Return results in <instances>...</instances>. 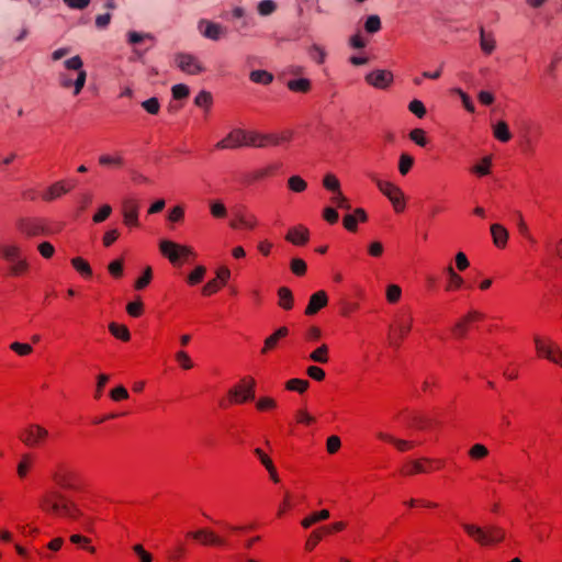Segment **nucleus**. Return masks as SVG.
Wrapping results in <instances>:
<instances>
[{
	"instance_id": "nucleus-63",
	"label": "nucleus",
	"mask_w": 562,
	"mask_h": 562,
	"mask_svg": "<svg viewBox=\"0 0 562 562\" xmlns=\"http://www.w3.org/2000/svg\"><path fill=\"white\" fill-rule=\"evenodd\" d=\"M145 38H153L150 33H138L136 31H130L127 33V41L130 44H138Z\"/></svg>"
},
{
	"instance_id": "nucleus-14",
	"label": "nucleus",
	"mask_w": 562,
	"mask_h": 562,
	"mask_svg": "<svg viewBox=\"0 0 562 562\" xmlns=\"http://www.w3.org/2000/svg\"><path fill=\"white\" fill-rule=\"evenodd\" d=\"M366 81L376 89H385L393 81V74L390 70L378 69L366 76Z\"/></svg>"
},
{
	"instance_id": "nucleus-2",
	"label": "nucleus",
	"mask_w": 562,
	"mask_h": 562,
	"mask_svg": "<svg viewBox=\"0 0 562 562\" xmlns=\"http://www.w3.org/2000/svg\"><path fill=\"white\" fill-rule=\"evenodd\" d=\"M464 531L480 546H493L505 539V530L498 526L492 525L480 527L474 524L463 522Z\"/></svg>"
},
{
	"instance_id": "nucleus-40",
	"label": "nucleus",
	"mask_w": 562,
	"mask_h": 562,
	"mask_svg": "<svg viewBox=\"0 0 562 562\" xmlns=\"http://www.w3.org/2000/svg\"><path fill=\"white\" fill-rule=\"evenodd\" d=\"M414 165V158L408 154H402L398 161V171L402 176L408 173Z\"/></svg>"
},
{
	"instance_id": "nucleus-21",
	"label": "nucleus",
	"mask_w": 562,
	"mask_h": 562,
	"mask_svg": "<svg viewBox=\"0 0 562 562\" xmlns=\"http://www.w3.org/2000/svg\"><path fill=\"white\" fill-rule=\"evenodd\" d=\"M289 330L286 327H280L272 335L266 338L265 346L261 350L262 353L276 348L278 341L288 335Z\"/></svg>"
},
{
	"instance_id": "nucleus-64",
	"label": "nucleus",
	"mask_w": 562,
	"mask_h": 562,
	"mask_svg": "<svg viewBox=\"0 0 562 562\" xmlns=\"http://www.w3.org/2000/svg\"><path fill=\"white\" fill-rule=\"evenodd\" d=\"M133 551L138 557L140 562H153V557L147 552L142 544H134Z\"/></svg>"
},
{
	"instance_id": "nucleus-47",
	"label": "nucleus",
	"mask_w": 562,
	"mask_h": 562,
	"mask_svg": "<svg viewBox=\"0 0 562 562\" xmlns=\"http://www.w3.org/2000/svg\"><path fill=\"white\" fill-rule=\"evenodd\" d=\"M487 454H488V450H487V448H486L484 445H481V443H475V445H474V446H472V447H471V449L469 450V456H470L472 459H475V460L483 459V458H485Z\"/></svg>"
},
{
	"instance_id": "nucleus-8",
	"label": "nucleus",
	"mask_w": 562,
	"mask_h": 562,
	"mask_svg": "<svg viewBox=\"0 0 562 562\" xmlns=\"http://www.w3.org/2000/svg\"><path fill=\"white\" fill-rule=\"evenodd\" d=\"M241 385L229 390L228 395L235 403H244L255 398L256 381L252 378H244Z\"/></svg>"
},
{
	"instance_id": "nucleus-24",
	"label": "nucleus",
	"mask_w": 562,
	"mask_h": 562,
	"mask_svg": "<svg viewBox=\"0 0 562 562\" xmlns=\"http://www.w3.org/2000/svg\"><path fill=\"white\" fill-rule=\"evenodd\" d=\"M329 516H330V514H329V512L327 509H322L319 512H315V513L311 514L310 516L305 517L301 521V525H302L303 528L307 529V528H310L311 526H313L316 522H319V521L328 519Z\"/></svg>"
},
{
	"instance_id": "nucleus-1",
	"label": "nucleus",
	"mask_w": 562,
	"mask_h": 562,
	"mask_svg": "<svg viewBox=\"0 0 562 562\" xmlns=\"http://www.w3.org/2000/svg\"><path fill=\"white\" fill-rule=\"evenodd\" d=\"M40 505L46 513L77 519L81 516L78 506L70 501L61 491L49 490L40 498Z\"/></svg>"
},
{
	"instance_id": "nucleus-9",
	"label": "nucleus",
	"mask_w": 562,
	"mask_h": 562,
	"mask_svg": "<svg viewBox=\"0 0 562 562\" xmlns=\"http://www.w3.org/2000/svg\"><path fill=\"white\" fill-rule=\"evenodd\" d=\"M48 437V431L36 424L26 427L20 435L21 441L27 447H37Z\"/></svg>"
},
{
	"instance_id": "nucleus-35",
	"label": "nucleus",
	"mask_w": 562,
	"mask_h": 562,
	"mask_svg": "<svg viewBox=\"0 0 562 562\" xmlns=\"http://www.w3.org/2000/svg\"><path fill=\"white\" fill-rule=\"evenodd\" d=\"M72 267L82 276L91 277L92 270L89 263L80 257H76L71 260Z\"/></svg>"
},
{
	"instance_id": "nucleus-3",
	"label": "nucleus",
	"mask_w": 562,
	"mask_h": 562,
	"mask_svg": "<svg viewBox=\"0 0 562 562\" xmlns=\"http://www.w3.org/2000/svg\"><path fill=\"white\" fill-rule=\"evenodd\" d=\"M370 179L376 184L379 190L391 201L396 212H402L405 207L404 193L400 187L392 182L381 180L375 173H368Z\"/></svg>"
},
{
	"instance_id": "nucleus-13",
	"label": "nucleus",
	"mask_w": 562,
	"mask_h": 562,
	"mask_svg": "<svg viewBox=\"0 0 562 562\" xmlns=\"http://www.w3.org/2000/svg\"><path fill=\"white\" fill-rule=\"evenodd\" d=\"M139 203L133 198H126L122 201V213L124 223L128 226H138Z\"/></svg>"
},
{
	"instance_id": "nucleus-56",
	"label": "nucleus",
	"mask_w": 562,
	"mask_h": 562,
	"mask_svg": "<svg viewBox=\"0 0 562 562\" xmlns=\"http://www.w3.org/2000/svg\"><path fill=\"white\" fill-rule=\"evenodd\" d=\"M408 110L417 117L422 119L426 114V108L419 100H413L408 104Z\"/></svg>"
},
{
	"instance_id": "nucleus-44",
	"label": "nucleus",
	"mask_w": 562,
	"mask_h": 562,
	"mask_svg": "<svg viewBox=\"0 0 562 562\" xmlns=\"http://www.w3.org/2000/svg\"><path fill=\"white\" fill-rule=\"evenodd\" d=\"M212 100V94L209 91L202 90L195 97L194 104L200 108H210Z\"/></svg>"
},
{
	"instance_id": "nucleus-25",
	"label": "nucleus",
	"mask_w": 562,
	"mask_h": 562,
	"mask_svg": "<svg viewBox=\"0 0 562 562\" xmlns=\"http://www.w3.org/2000/svg\"><path fill=\"white\" fill-rule=\"evenodd\" d=\"M493 134L502 143H506L512 138L508 125L505 121H499L493 126Z\"/></svg>"
},
{
	"instance_id": "nucleus-23",
	"label": "nucleus",
	"mask_w": 562,
	"mask_h": 562,
	"mask_svg": "<svg viewBox=\"0 0 562 562\" xmlns=\"http://www.w3.org/2000/svg\"><path fill=\"white\" fill-rule=\"evenodd\" d=\"M279 305L283 310H291L293 307L294 297L292 291L286 286H281L278 290Z\"/></svg>"
},
{
	"instance_id": "nucleus-60",
	"label": "nucleus",
	"mask_w": 562,
	"mask_h": 562,
	"mask_svg": "<svg viewBox=\"0 0 562 562\" xmlns=\"http://www.w3.org/2000/svg\"><path fill=\"white\" fill-rule=\"evenodd\" d=\"M322 533L321 530H314L307 538L305 542V549L308 551L314 550V548L318 544V542L322 540Z\"/></svg>"
},
{
	"instance_id": "nucleus-36",
	"label": "nucleus",
	"mask_w": 562,
	"mask_h": 562,
	"mask_svg": "<svg viewBox=\"0 0 562 562\" xmlns=\"http://www.w3.org/2000/svg\"><path fill=\"white\" fill-rule=\"evenodd\" d=\"M480 35H481L480 44H481L482 50L486 54H491L495 48L494 38L490 35H486L483 27H481V30H480Z\"/></svg>"
},
{
	"instance_id": "nucleus-20",
	"label": "nucleus",
	"mask_w": 562,
	"mask_h": 562,
	"mask_svg": "<svg viewBox=\"0 0 562 562\" xmlns=\"http://www.w3.org/2000/svg\"><path fill=\"white\" fill-rule=\"evenodd\" d=\"M491 234L493 237V243L498 248H504L508 240V232L501 224L491 225Z\"/></svg>"
},
{
	"instance_id": "nucleus-37",
	"label": "nucleus",
	"mask_w": 562,
	"mask_h": 562,
	"mask_svg": "<svg viewBox=\"0 0 562 562\" xmlns=\"http://www.w3.org/2000/svg\"><path fill=\"white\" fill-rule=\"evenodd\" d=\"M308 54H310L311 58H313L319 65L325 63V59L327 56L325 49L322 46H319L318 44H313L308 48Z\"/></svg>"
},
{
	"instance_id": "nucleus-28",
	"label": "nucleus",
	"mask_w": 562,
	"mask_h": 562,
	"mask_svg": "<svg viewBox=\"0 0 562 562\" xmlns=\"http://www.w3.org/2000/svg\"><path fill=\"white\" fill-rule=\"evenodd\" d=\"M109 330L111 331V334L114 337H116L123 341H127L131 338L130 330L125 325H119L116 323H111L109 325Z\"/></svg>"
},
{
	"instance_id": "nucleus-42",
	"label": "nucleus",
	"mask_w": 562,
	"mask_h": 562,
	"mask_svg": "<svg viewBox=\"0 0 562 562\" xmlns=\"http://www.w3.org/2000/svg\"><path fill=\"white\" fill-rule=\"evenodd\" d=\"M330 201L333 204H335L337 207L341 210L349 211L351 209L348 199L342 194L340 190L338 192H334V195L330 198Z\"/></svg>"
},
{
	"instance_id": "nucleus-38",
	"label": "nucleus",
	"mask_w": 562,
	"mask_h": 562,
	"mask_svg": "<svg viewBox=\"0 0 562 562\" xmlns=\"http://www.w3.org/2000/svg\"><path fill=\"white\" fill-rule=\"evenodd\" d=\"M210 212L215 218H224L227 215L226 206L218 200L210 202Z\"/></svg>"
},
{
	"instance_id": "nucleus-33",
	"label": "nucleus",
	"mask_w": 562,
	"mask_h": 562,
	"mask_svg": "<svg viewBox=\"0 0 562 562\" xmlns=\"http://www.w3.org/2000/svg\"><path fill=\"white\" fill-rule=\"evenodd\" d=\"M1 251H2L4 259L10 261L11 263L15 262L16 260L20 259L21 249L18 245L4 246V247H2Z\"/></svg>"
},
{
	"instance_id": "nucleus-58",
	"label": "nucleus",
	"mask_w": 562,
	"mask_h": 562,
	"mask_svg": "<svg viewBox=\"0 0 562 562\" xmlns=\"http://www.w3.org/2000/svg\"><path fill=\"white\" fill-rule=\"evenodd\" d=\"M409 138L417 144L418 146H426L427 139L425 137V132L420 128H415L409 133Z\"/></svg>"
},
{
	"instance_id": "nucleus-22",
	"label": "nucleus",
	"mask_w": 562,
	"mask_h": 562,
	"mask_svg": "<svg viewBox=\"0 0 562 562\" xmlns=\"http://www.w3.org/2000/svg\"><path fill=\"white\" fill-rule=\"evenodd\" d=\"M69 189L65 188L64 182L58 181L47 189V191L43 194V199L45 201H53L67 193Z\"/></svg>"
},
{
	"instance_id": "nucleus-4",
	"label": "nucleus",
	"mask_w": 562,
	"mask_h": 562,
	"mask_svg": "<svg viewBox=\"0 0 562 562\" xmlns=\"http://www.w3.org/2000/svg\"><path fill=\"white\" fill-rule=\"evenodd\" d=\"M52 480L61 490H77V473L68 464L58 463L50 472Z\"/></svg>"
},
{
	"instance_id": "nucleus-16",
	"label": "nucleus",
	"mask_w": 562,
	"mask_h": 562,
	"mask_svg": "<svg viewBox=\"0 0 562 562\" xmlns=\"http://www.w3.org/2000/svg\"><path fill=\"white\" fill-rule=\"evenodd\" d=\"M16 228L26 237H35L44 232L43 225L33 218H19L16 221Z\"/></svg>"
},
{
	"instance_id": "nucleus-51",
	"label": "nucleus",
	"mask_w": 562,
	"mask_h": 562,
	"mask_svg": "<svg viewBox=\"0 0 562 562\" xmlns=\"http://www.w3.org/2000/svg\"><path fill=\"white\" fill-rule=\"evenodd\" d=\"M453 92L460 95L462 104L467 111H469L471 113H473L475 111L473 101L464 91H462L460 88H454Z\"/></svg>"
},
{
	"instance_id": "nucleus-59",
	"label": "nucleus",
	"mask_w": 562,
	"mask_h": 562,
	"mask_svg": "<svg viewBox=\"0 0 562 562\" xmlns=\"http://www.w3.org/2000/svg\"><path fill=\"white\" fill-rule=\"evenodd\" d=\"M108 270L114 278H121L123 274V260L117 259L109 263Z\"/></svg>"
},
{
	"instance_id": "nucleus-54",
	"label": "nucleus",
	"mask_w": 562,
	"mask_h": 562,
	"mask_svg": "<svg viewBox=\"0 0 562 562\" xmlns=\"http://www.w3.org/2000/svg\"><path fill=\"white\" fill-rule=\"evenodd\" d=\"M112 213V207L109 204H104L100 207V210L93 215L92 220L94 223L104 222Z\"/></svg>"
},
{
	"instance_id": "nucleus-62",
	"label": "nucleus",
	"mask_w": 562,
	"mask_h": 562,
	"mask_svg": "<svg viewBox=\"0 0 562 562\" xmlns=\"http://www.w3.org/2000/svg\"><path fill=\"white\" fill-rule=\"evenodd\" d=\"M27 268H29L27 261L25 259H21L20 258L15 262H12V266L10 268V272L13 276H19V274L23 273L24 271H26Z\"/></svg>"
},
{
	"instance_id": "nucleus-52",
	"label": "nucleus",
	"mask_w": 562,
	"mask_h": 562,
	"mask_svg": "<svg viewBox=\"0 0 562 562\" xmlns=\"http://www.w3.org/2000/svg\"><path fill=\"white\" fill-rule=\"evenodd\" d=\"M151 277H153V273H151V268L150 267H147L143 273L142 277H139L136 282H135V289L136 290H142L144 289L145 286H147L151 280Z\"/></svg>"
},
{
	"instance_id": "nucleus-15",
	"label": "nucleus",
	"mask_w": 562,
	"mask_h": 562,
	"mask_svg": "<svg viewBox=\"0 0 562 562\" xmlns=\"http://www.w3.org/2000/svg\"><path fill=\"white\" fill-rule=\"evenodd\" d=\"M188 537L198 540L203 546H225V540L217 535H215L212 530L209 529H199L196 531H190L187 533Z\"/></svg>"
},
{
	"instance_id": "nucleus-7",
	"label": "nucleus",
	"mask_w": 562,
	"mask_h": 562,
	"mask_svg": "<svg viewBox=\"0 0 562 562\" xmlns=\"http://www.w3.org/2000/svg\"><path fill=\"white\" fill-rule=\"evenodd\" d=\"M177 67L188 75H199L205 71V67L196 56L190 53H178L175 56Z\"/></svg>"
},
{
	"instance_id": "nucleus-26",
	"label": "nucleus",
	"mask_w": 562,
	"mask_h": 562,
	"mask_svg": "<svg viewBox=\"0 0 562 562\" xmlns=\"http://www.w3.org/2000/svg\"><path fill=\"white\" fill-rule=\"evenodd\" d=\"M249 79L255 83L270 85L273 81V75L267 70H252L249 74Z\"/></svg>"
},
{
	"instance_id": "nucleus-6",
	"label": "nucleus",
	"mask_w": 562,
	"mask_h": 562,
	"mask_svg": "<svg viewBox=\"0 0 562 562\" xmlns=\"http://www.w3.org/2000/svg\"><path fill=\"white\" fill-rule=\"evenodd\" d=\"M64 67L67 70L77 72L76 79L72 81L74 95H78L83 89L87 81V71L83 69V61L79 55L68 58L64 61Z\"/></svg>"
},
{
	"instance_id": "nucleus-17",
	"label": "nucleus",
	"mask_w": 562,
	"mask_h": 562,
	"mask_svg": "<svg viewBox=\"0 0 562 562\" xmlns=\"http://www.w3.org/2000/svg\"><path fill=\"white\" fill-rule=\"evenodd\" d=\"M328 303L327 293L323 290L315 292L311 295L308 304L305 308L307 316L315 315L318 311L325 307Z\"/></svg>"
},
{
	"instance_id": "nucleus-50",
	"label": "nucleus",
	"mask_w": 562,
	"mask_h": 562,
	"mask_svg": "<svg viewBox=\"0 0 562 562\" xmlns=\"http://www.w3.org/2000/svg\"><path fill=\"white\" fill-rule=\"evenodd\" d=\"M290 268L292 270V272L296 276H303L305 274L306 272V263L303 259L301 258H293L291 260V265H290Z\"/></svg>"
},
{
	"instance_id": "nucleus-57",
	"label": "nucleus",
	"mask_w": 562,
	"mask_h": 562,
	"mask_svg": "<svg viewBox=\"0 0 562 562\" xmlns=\"http://www.w3.org/2000/svg\"><path fill=\"white\" fill-rule=\"evenodd\" d=\"M205 267L198 266L188 277V282L190 284H196L202 281L204 274H205Z\"/></svg>"
},
{
	"instance_id": "nucleus-49",
	"label": "nucleus",
	"mask_w": 562,
	"mask_h": 562,
	"mask_svg": "<svg viewBox=\"0 0 562 562\" xmlns=\"http://www.w3.org/2000/svg\"><path fill=\"white\" fill-rule=\"evenodd\" d=\"M323 184L327 190L331 192H338L340 190L339 180L331 173L325 176Z\"/></svg>"
},
{
	"instance_id": "nucleus-19",
	"label": "nucleus",
	"mask_w": 562,
	"mask_h": 562,
	"mask_svg": "<svg viewBox=\"0 0 562 562\" xmlns=\"http://www.w3.org/2000/svg\"><path fill=\"white\" fill-rule=\"evenodd\" d=\"M412 328V318L407 321H400L397 327L394 330V335L390 336L391 346L398 348L401 340L409 333Z\"/></svg>"
},
{
	"instance_id": "nucleus-41",
	"label": "nucleus",
	"mask_w": 562,
	"mask_h": 562,
	"mask_svg": "<svg viewBox=\"0 0 562 562\" xmlns=\"http://www.w3.org/2000/svg\"><path fill=\"white\" fill-rule=\"evenodd\" d=\"M257 10L260 15L268 16L277 10V4L273 0H262L258 3Z\"/></svg>"
},
{
	"instance_id": "nucleus-29",
	"label": "nucleus",
	"mask_w": 562,
	"mask_h": 562,
	"mask_svg": "<svg viewBox=\"0 0 562 562\" xmlns=\"http://www.w3.org/2000/svg\"><path fill=\"white\" fill-rule=\"evenodd\" d=\"M286 86L291 91L305 93L311 89V81L305 78H300L290 80Z\"/></svg>"
},
{
	"instance_id": "nucleus-45",
	"label": "nucleus",
	"mask_w": 562,
	"mask_h": 562,
	"mask_svg": "<svg viewBox=\"0 0 562 562\" xmlns=\"http://www.w3.org/2000/svg\"><path fill=\"white\" fill-rule=\"evenodd\" d=\"M364 29L368 33H376L381 30V20L378 15L373 14L368 16Z\"/></svg>"
},
{
	"instance_id": "nucleus-11",
	"label": "nucleus",
	"mask_w": 562,
	"mask_h": 562,
	"mask_svg": "<svg viewBox=\"0 0 562 562\" xmlns=\"http://www.w3.org/2000/svg\"><path fill=\"white\" fill-rule=\"evenodd\" d=\"M198 29L205 38L211 41H218L227 33V29L222 24L205 19L199 21Z\"/></svg>"
},
{
	"instance_id": "nucleus-43",
	"label": "nucleus",
	"mask_w": 562,
	"mask_h": 562,
	"mask_svg": "<svg viewBox=\"0 0 562 562\" xmlns=\"http://www.w3.org/2000/svg\"><path fill=\"white\" fill-rule=\"evenodd\" d=\"M293 136L292 131H284L281 134H268V143L279 145L282 142H289Z\"/></svg>"
},
{
	"instance_id": "nucleus-32",
	"label": "nucleus",
	"mask_w": 562,
	"mask_h": 562,
	"mask_svg": "<svg viewBox=\"0 0 562 562\" xmlns=\"http://www.w3.org/2000/svg\"><path fill=\"white\" fill-rule=\"evenodd\" d=\"M446 272L449 277V284L447 285V290L459 289L463 284V279L460 277L451 266L446 268Z\"/></svg>"
},
{
	"instance_id": "nucleus-46",
	"label": "nucleus",
	"mask_w": 562,
	"mask_h": 562,
	"mask_svg": "<svg viewBox=\"0 0 562 562\" xmlns=\"http://www.w3.org/2000/svg\"><path fill=\"white\" fill-rule=\"evenodd\" d=\"M171 93H172L173 99L181 100V99H186L189 97L190 89L184 83H177L171 88Z\"/></svg>"
},
{
	"instance_id": "nucleus-31",
	"label": "nucleus",
	"mask_w": 562,
	"mask_h": 562,
	"mask_svg": "<svg viewBox=\"0 0 562 562\" xmlns=\"http://www.w3.org/2000/svg\"><path fill=\"white\" fill-rule=\"evenodd\" d=\"M288 187L295 193H301L306 190L307 183L300 176H292L288 179Z\"/></svg>"
},
{
	"instance_id": "nucleus-27",
	"label": "nucleus",
	"mask_w": 562,
	"mask_h": 562,
	"mask_svg": "<svg viewBox=\"0 0 562 562\" xmlns=\"http://www.w3.org/2000/svg\"><path fill=\"white\" fill-rule=\"evenodd\" d=\"M268 144V134L256 132L247 133L245 145L255 147H265Z\"/></svg>"
},
{
	"instance_id": "nucleus-5",
	"label": "nucleus",
	"mask_w": 562,
	"mask_h": 562,
	"mask_svg": "<svg viewBox=\"0 0 562 562\" xmlns=\"http://www.w3.org/2000/svg\"><path fill=\"white\" fill-rule=\"evenodd\" d=\"M159 250L173 265L178 263L181 258L187 259L194 256L192 248L166 239L159 243Z\"/></svg>"
},
{
	"instance_id": "nucleus-61",
	"label": "nucleus",
	"mask_w": 562,
	"mask_h": 562,
	"mask_svg": "<svg viewBox=\"0 0 562 562\" xmlns=\"http://www.w3.org/2000/svg\"><path fill=\"white\" fill-rule=\"evenodd\" d=\"M384 247L383 244L379 240H374L368 245V254L371 257L379 258L383 255Z\"/></svg>"
},
{
	"instance_id": "nucleus-55",
	"label": "nucleus",
	"mask_w": 562,
	"mask_h": 562,
	"mask_svg": "<svg viewBox=\"0 0 562 562\" xmlns=\"http://www.w3.org/2000/svg\"><path fill=\"white\" fill-rule=\"evenodd\" d=\"M492 164L491 157H484L481 165H476L472 168V171L479 176H486L490 173V167Z\"/></svg>"
},
{
	"instance_id": "nucleus-10",
	"label": "nucleus",
	"mask_w": 562,
	"mask_h": 562,
	"mask_svg": "<svg viewBox=\"0 0 562 562\" xmlns=\"http://www.w3.org/2000/svg\"><path fill=\"white\" fill-rule=\"evenodd\" d=\"M537 352L549 361L562 367V350L552 341L544 342L540 337H535Z\"/></svg>"
},
{
	"instance_id": "nucleus-53",
	"label": "nucleus",
	"mask_w": 562,
	"mask_h": 562,
	"mask_svg": "<svg viewBox=\"0 0 562 562\" xmlns=\"http://www.w3.org/2000/svg\"><path fill=\"white\" fill-rule=\"evenodd\" d=\"M402 290L396 284H391L386 289V299L390 303H396L401 299Z\"/></svg>"
},
{
	"instance_id": "nucleus-12",
	"label": "nucleus",
	"mask_w": 562,
	"mask_h": 562,
	"mask_svg": "<svg viewBox=\"0 0 562 562\" xmlns=\"http://www.w3.org/2000/svg\"><path fill=\"white\" fill-rule=\"evenodd\" d=\"M247 132L240 128L233 130L225 138L216 143L217 149L237 148L245 145Z\"/></svg>"
},
{
	"instance_id": "nucleus-48",
	"label": "nucleus",
	"mask_w": 562,
	"mask_h": 562,
	"mask_svg": "<svg viewBox=\"0 0 562 562\" xmlns=\"http://www.w3.org/2000/svg\"><path fill=\"white\" fill-rule=\"evenodd\" d=\"M142 108L149 114H157L160 109V103L156 97H153L142 102Z\"/></svg>"
},
{
	"instance_id": "nucleus-18",
	"label": "nucleus",
	"mask_w": 562,
	"mask_h": 562,
	"mask_svg": "<svg viewBox=\"0 0 562 562\" xmlns=\"http://www.w3.org/2000/svg\"><path fill=\"white\" fill-rule=\"evenodd\" d=\"M310 231L304 226H295L289 229L285 239L293 245L303 246L308 241Z\"/></svg>"
},
{
	"instance_id": "nucleus-30",
	"label": "nucleus",
	"mask_w": 562,
	"mask_h": 562,
	"mask_svg": "<svg viewBox=\"0 0 562 562\" xmlns=\"http://www.w3.org/2000/svg\"><path fill=\"white\" fill-rule=\"evenodd\" d=\"M308 359L313 362L317 363H326L328 362V347L326 345H322L317 349H315L308 356Z\"/></svg>"
},
{
	"instance_id": "nucleus-34",
	"label": "nucleus",
	"mask_w": 562,
	"mask_h": 562,
	"mask_svg": "<svg viewBox=\"0 0 562 562\" xmlns=\"http://www.w3.org/2000/svg\"><path fill=\"white\" fill-rule=\"evenodd\" d=\"M246 214L244 207H238L233 212L234 218L231 221L229 226L233 229L245 228Z\"/></svg>"
},
{
	"instance_id": "nucleus-39",
	"label": "nucleus",
	"mask_w": 562,
	"mask_h": 562,
	"mask_svg": "<svg viewBox=\"0 0 562 562\" xmlns=\"http://www.w3.org/2000/svg\"><path fill=\"white\" fill-rule=\"evenodd\" d=\"M310 385L307 380L302 379H291L286 382L285 387L290 391H296L299 393H304Z\"/></svg>"
}]
</instances>
